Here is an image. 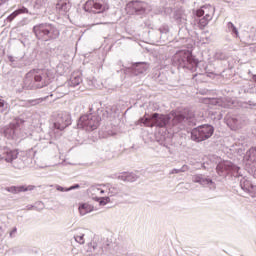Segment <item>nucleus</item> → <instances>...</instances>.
I'll use <instances>...</instances> for the list:
<instances>
[{
	"mask_svg": "<svg viewBox=\"0 0 256 256\" xmlns=\"http://www.w3.org/2000/svg\"><path fill=\"white\" fill-rule=\"evenodd\" d=\"M45 99H47V97L27 100L24 102L23 107H35V105H39V103H42Z\"/></svg>",
	"mask_w": 256,
	"mask_h": 256,
	"instance_id": "4be33fe9",
	"label": "nucleus"
},
{
	"mask_svg": "<svg viewBox=\"0 0 256 256\" xmlns=\"http://www.w3.org/2000/svg\"><path fill=\"white\" fill-rule=\"evenodd\" d=\"M81 83H83V78H81L80 75L72 74L68 85L70 87H77L78 85H81Z\"/></svg>",
	"mask_w": 256,
	"mask_h": 256,
	"instance_id": "6ab92c4d",
	"label": "nucleus"
},
{
	"mask_svg": "<svg viewBox=\"0 0 256 256\" xmlns=\"http://www.w3.org/2000/svg\"><path fill=\"white\" fill-rule=\"evenodd\" d=\"M194 183H199L203 187H209V189H215V182L209 178H205L203 175L198 174L192 177Z\"/></svg>",
	"mask_w": 256,
	"mask_h": 256,
	"instance_id": "ddd939ff",
	"label": "nucleus"
},
{
	"mask_svg": "<svg viewBox=\"0 0 256 256\" xmlns=\"http://www.w3.org/2000/svg\"><path fill=\"white\" fill-rule=\"evenodd\" d=\"M18 155L19 152L17 150H11L7 146H0V159L6 161V163H13Z\"/></svg>",
	"mask_w": 256,
	"mask_h": 256,
	"instance_id": "9b49d317",
	"label": "nucleus"
},
{
	"mask_svg": "<svg viewBox=\"0 0 256 256\" xmlns=\"http://www.w3.org/2000/svg\"><path fill=\"white\" fill-rule=\"evenodd\" d=\"M36 37L42 41H53L59 38L60 32L53 24L42 23L33 27Z\"/></svg>",
	"mask_w": 256,
	"mask_h": 256,
	"instance_id": "7ed1b4c3",
	"label": "nucleus"
},
{
	"mask_svg": "<svg viewBox=\"0 0 256 256\" xmlns=\"http://www.w3.org/2000/svg\"><path fill=\"white\" fill-rule=\"evenodd\" d=\"M23 123V120L16 119L12 121L8 126L4 127V135L7 139H15L19 131L20 125Z\"/></svg>",
	"mask_w": 256,
	"mask_h": 256,
	"instance_id": "9d476101",
	"label": "nucleus"
},
{
	"mask_svg": "<svg viewBox=\"0 0 256 256\" xmlns=\"http://www.w3.org/2000/svg\"><path fill=\"white\" fill-rule=\"evenodd\" d=\"M225 101H229V98H225Z\"/></svg>",
	"mask_w": 256,
	"mask_h": 256,
	"instance_id": "49530a36",
	"label": "nucleus"
},
{
	"mask_svg": "<svg viewBox=\"0 0 256 256\" xmlns=\"http://www.w3.org/2000/svg\"><path fill=\"white\" fill-rule=\"evenodd\" d=\"M49 0H36L34 3V9H41V7H45Z\"/></svg>",
	"mask_w": 256,
	"mask_h": 256,
	"instance_id": "cd10ccee",
	"label": "nucleus"
},
{
	"mask_svg": "<svg viewBox=\"0 0 256 256\" xmlns=\"http://www.w3.org/2000/svg\"><path fill=\"white\" fill-rule=\"evenodd\" d=\"M69 125H71V114L67 112H62L58 114L56 121L53 124V127L58 131H63V129H67Z\"/></svg>",
	"mask_w": 256,
	"mask_h": 256,
	"instance_id": "1a4fd4ad",
	"label": "nucleus"
},
{
	"mask_svg": "<svg viewBox=\"0 0 256 256\" xmlns=\"http://www.w3.org/2000/svg\"><path fill=\"white\" fill-rule=\"evenodd\" d=\"M51 83V72L48 70H32L24 78V89H43Z\"/></svg>",
	"mask_w": 256,
	"mask_h": 256,
	"instance_id": "f03ea898",
	"label": "nucleus"
},
{
	"mask_svg": "<svg viewBox=\"0 0 256 256\" xmlns=\"http://www.w3.org/2000/svg\"><path fill=\"white\" fill-rule=\"evenodd\" d=\"M147 9V3L141 1H131L126 5L129 15H143Z\"/></svg>",
	"mask_w": 256,
	"mask_h": 256,
	"instance_id": "6e6552de",
	"label": "nucleus"
},
{
	"mask_svg": "<svg viewBox=\"0 0 256 256\" xmlns=\"http://www.w3.org/2000/svg\"><path fill=\"white\" fill-rule=\"evenodd\" d=\"M16 11L18 12V15H21V13H29V10L25 7H22Z\"/></svg>",
	"mask_w": 256,
	"mask_h": 256,
	"instance_id": "e433bc0d",
	"label": "nucleus"
},
{
	"mask_svg": "<svg viewBox=\"0 0 256 256\" xmlns=\"http://www.w3.org/2000/svg\"><path fill=\"white\" fill-rule=\"evenodd\" d=\"M252 79L256 82V75H253Z\"/></svg>",
	"mask_w": 256,
	"mask_h": 256,
	"instance_id": "c03bdc74",
	"label": "nucleus"
},
{
	"mask_svg": "<svg viewBox=\"0 0 256 256\" xmlns=\"http://www.w3.org/2000/svg\"><path fill=\"white\" fill-rule=\"evenodd\" d=\"M88 251L90 253H96L97 255H101V253H103L102 248H99V250H98L97 243H89L88 244Z\"/></svg>",
	"mask_w": 256,
	"mask_h": 256,
	"instance_id": "b1692460",
	"label": "nucleus"
},
{
	"mask_svg": "<svg viewBox=\"0 0 256 256\" xmlns=\"http://www.w3.org/2000/svg\"><path fill=\"white\" fill-rule=\"evenodd\" d=\"M28 209H33V206H31L30 208H28Z\"/></svg>",
	"mask_w": 256,
	"mask_h": 256,
	"instance_id": "09e8293b",
	"label": "nucleus"
},
{
	"mask_svg": "<svg viewBox=\"0 0 256 256\" xmlns=\"http://www.w3.org/2000/svg\"><path fill=\"white\" fill-rule=\"evenodd\" d=\"M56 189H57V191H61L62 193L65 192V191H69V190H67V188H64V187L59 186V185H56Z\"/></svg>",
	"mask_w": 256,
	"mask_h": 256,
	"instance_id": "58836bf2",
	"label": "nucleus"
},
{
	"mask_svg": "<svg viewBox=\"0 0 256 256\" xmlns=\"http://www.w3.org/2000/svg\"><path fill=\"white\" fill-rule=\"evenodd\" d=\"M111 135H115V133L111 134Z\"/></svg>",
	"mask_w": 256,
	"mask_h": 256,
	"instance_id": "8fccbe9b",
	"label": "nucleus"
},
{
	"mask_svg": "<svg viewBox=\"0 0 256 256\" xmlns=\"http://www.w3.org/2000/svg\"><path fill=\"white\" fill-rule=\"evenodd\" d=\"M17 15H19V12L16 10L7 17V21H9V23H11V21H13V19H15V17H17Z\"/></svg>",
	"mask_w": 256,
	"mask_h": 256,
	"instance_id": "473e14b6",
	"label": "nucleus"
},
{
	"mask_svg": "<svg viewBox=\"0 0 256 256\" xmlns=\"http://www.w3.org/2000/svg\"><path fill=\"white\" fill-rule=\"evenodd\" d=\"M1 233H3V231L1 230V227H0V236H1Z\"/></svg>",
	"mask_w": 256,
	"mask_h": 256,
	"instance_id": "a18cd8bd",
	"label": "nucleus"
},
{
	"mask_svg": "<svg viewBox=\"0 0 256 256\" xmlns=\"http://www.w3.org/2000/svg\"><path fill=\"white\" fill-rule=\"evenodd\" d=\"M209 9H211L210 13L207 12V7H202L201 9L197 10V17L204 16V19H206V21H211V19H213V7L209 6Z\"/></svg>",
	"mask_w": 256,
	"mask_h": 256,
	"instance_id": "f3484780",
	"label": "nucleus"
},
{
	"mask_svg": "<svg viewBox=\"0 0 256 256\" xmlns=\"http://www.w3.org/2000/svg\"><path fill=\"white\" fill-rule=\"evenodd\" d=\"M84 11L87 13H105L109 11V3L105 0H88L84 4Z\"/></svg>",
	"mask_w": 256,
	"mask_h": 256,
	"instance_id": "0eeeda50",
	"label": "nucleus"
},
{
	"mask_svg": "<svg viewBox=\"0 0 256 256\" xmlns=\"http://www.w3.org/2000/svg\"><path fill=\"white\" fill-rule=\"evenodd\" d=\"M9 107V104L5 102V100L0 99V113H5L7 111V108Z\"/></svg>",
	"mask_w": 256,
	"mask_h": 256,
	"instance_id": "7c9ffc66",
	"label": "nucleus"
},
{
	"mask_svg": "<svg viewBox=\"0 0 256 256\" xmlns=\"http://www.w3.org/2000/svg\"><path fill=\"white\" fill-rule=\"evenodd\" d=\"M94 201H97L99 205L105 206L107 203H111V198L109 197H93Z\"/></svg>",
	"mask_w": 256,
	"mask_h": 256,
	"instance_id": "393cba45",
	"label": "nucleus"
},
{
	"mask_svg": "<svg viewBox=\"0 0 256 256\" xmlns=\"http://www.w3.org/2000/svg\"><path fill=\"white\" fill-rule=\"evenodd\" d=\"M90 193H100L101 195H103V193H105V190H101L97 186H92L90 188Z\"/></svg>",
	"mask_w": 256,
	"mask_h": 256,
	"instance_id": "2f4dec72",
	"label": "nucleus"
},
{
	"mask_svg": "<svg viewBox=\"0 0 256 256\" xmlns=\"http://www.w3.org/2000/svg\"><path fill=\"white\" fill-rule=\"evenodd\" d=\"M160 33H169V26L163 25L159 28Z\"/></svg>",
	"mask_w": 256,
	"mask_h": 256,
	"instance_id": "f704fd0d",
	"label": "nucleus"
},
{
	"mask_svg": "<svg viewBox=\"0 0 256 256\" xmlns=\"http://www.w3.org/2000/svg\"><path fill=\"white\" fill-rule=\"evenodd\" d=\"M35 189V186L29 185V186H10L5 187L4 191H7L8 193H12L13 195H17V193H25L27 191H33Z\"/></svg>",
	"mask_w": 256,
	"mask_h": 256,
	"instance_id": "4468645a",
	"label": "nucleus"
},
{
	"mask_svg": "<svg viewBox=\"0 0 256 256\" xmlns=\"http://www.w3.org/2000/svg\"><path fill=\"white\" fill-rule=\"evenodd\" d=\"M139 123H143L145 127H164L165 129L178 127V129H185L186 127L195 126V114L189 110L168 115L154 113L150 118H140Z\"/></svg>",
	"mask_w": 256,
	"mask_h": 256,
	"instance_id": "f257e3e1",
	"label": "nucleus"
},
{
	"mask_svg": "<svg viewBox=\"0 0 256 256\" xmlns=\"http://www.w3.org/2000/svg\"><path fill=\"white\" fill-rule=\"evenodd\" d=\"M239 169L237 165L229 161L220 162L216 167L218 175H223L224 171H233L239 175Z\"/></svg>",
	"mask_w": 256,
	"mask_h": 256,
	"instance_id": "f8f14e48",
	"label": "nucleus"
},
{
	"mask_svg": "<svg viewBox=\"0 0 256 256\" xmlns=\"http://www.w3.org/2000/svg\"><path fill=\"white\" fill-rule=\"evenodd\" d=\"M213 133H215V128L209 124L200 125L191 131V139L192 141H196V143H201V141H207V139H211L213 137Z\"/></svg>",
	"mask_w": 256,
	"mask_h": 256,
	"instance_id": "39448f33",
	"label": "nucleus"
},
{
	"mask_svg": "<svg viewBox=\"0 0 256 256\" xmlns=\"http://www.w3.org/2000/svg\"><path fill=\"white\" fill-rule=\"evenodd\" d=\"M227 29L230 33H234L236 37H239V30H237V27H235V24L233 22L227 23Z\"/></svg>",
	"mask_w": 256,
	"mask_h": 256,
	"instance_id": "a878e982",
	"label": "nucleus"
},
{
	"mask_svg": "<svg viewBox=\"0 0 256 256\" xmlns=\"http://www.w3.org/2000/svg\"><path fill=\"white\" fill-rule=\"evenodd\" d=\"M173 64L176 65L178 69H189V71H197V65H199V62L193 58L191 52L180 51L174 55Z\"/></svg>",
	"mask_w": 256,
	"mask_h": 256,
	"instance_id": "20e7f679",
	"label": "nucleus"
},
{
	"mask_svg": "<svg viewBox=\"0 0 256 256\" xmlns=\"http://www.w3.org/2000/svg\"><path fill=\"white\" fill-rule=\"evenodd\" d=\"M149 69V64L147 62H136L132 65L133 75H143Z\"/></svg>",
	"mask_w": 256,
	"mask_h": 256,
	"instance_id": "dca6fc26",
	"label": "nucleus"
},
{
	"mask_svg": "<svg viewBox=\"0 0 256 256\" xmlns=\"http://www.w3.org/2000/svg\"><path fill=\"white\" fill-rule=\"evenodd\" d=\"M101 123V118L97 114H86L79 118L77 127L78 129H84V131H95Z\"/></svg>",
	"mask_w": 256,
	"mask_h": 256,
	"instance_id": "423d86ee",
	"label": "nucleus"
},
{
	"mask_svg": "<svg viewBox=\"0 0 256 256\" xmlns=\"http://www.w3.org/2000/svg\"><path fill=\"white\" fill-rule=\"evenodd\" d=\"M5 1H7V0H0V5H3V3H5Z\"/></svg>",
	"mask_w": 256,
	"mask_h": 256,
	"instance_id": "37998d69",
	"label": "nucleus"
},
{
	"mask_svg": "<svg viewBox=\"0 0 256 256\" xmlns=\"http://www.w3.org/2000/svg\"><path fill=\"white\" fill-rule=\"evenodd\" d=\"M78 210L80 215H87V213H91V211H93V206H91V204L83 203L80 204Z\"/></svg>",
	"mask_w": 256,
	"mask_h": 256,
	"instance_id": "412c9836",
	"label": "nucleus"
},
{
	"mask_svg": "<svg viewBox=\"0 0 256 256\" xmlns=\"http://www.w3.org/2000/svg\"><path fill=\"white\" fill-rule=\"evenodd\" d=\"M15 235H17V227H14V228L12 229V231H10L9 237H10L11 239H13V237H15Z\"/></svg>",
	"mask_w": 256,
	"mask_h": 256,
	"instance_id": "c9c22d12",
	"label": "nucleus"
},
{
	"mask_svg": "<svg viewBox=\"0 0 256 256\" xmlns=\"http://www.w3.org/2000/svg\"><path fill=\"white\" fill-rule=\"evenodd\" d=\"M228 125L232 127V129H239L241 128V117L233 116L228 119Z\"/></svg>",
	"mask_w": 256,
	"mask_h": 256,
	"instance_id": "aec40b11",
	"label": "nucleus"
},
{
	"mask_svg": "<svg viewBox=\"0 0 256 256\" xmlns=\"http://www.w3.org/2000/svg\"><path fill=\"white\" fill-rule=\"evenodd\" d=\"M38 205H43V203L39 202Z\"/></svg>",
	"mask_w": 256,
	"mask_h": 256,
	"instance_id": "de8ad7c7",
	"label": "nucleus"
},
{
	"mask_svg": "<svg viewBox=\"0 0 256 256\" xmlns=\"http://www.w3.org/2000/svg\"><path fill=\"white\" fill-rule=\"evenodd\" d=\"M73 189H79V184H75L74 186L67 188L66 191H73Z\"/></svg>",
	"mask_w": 256,
	"mask_h": 256,
	"instance_id": "ea45409f",
	"label": "nucleus"
},
{
	"mask_svg": "<svg viewBox=\"0 0 256 256\" xmlns=\"http://www.w3.org/2000/svg\"><path fill=\"white\" fill-rule=\"evenodd\" d=\"M107 189H108V195L110 197H115L117 195H120V197H123V194H121V188H119L118 186L107 184Z\"/></svg>",
	"mask_w": 256,
	"mask_h": 256,
	"instance_id": "a211bd4d",
	"label": "nucleus"
},
{
	"mask_svg": "<svg viewBox=\"0 0 256 256\" xmlns=\"http://www.w3.org/2000/svg\"><path fill=\"white\" fill-rule=\"evenodd\" d=\"M215 103H217V104L220 105L221 107H231L230 104H219V101H215Z\"/></svg>",
	"mask_w": 256,
	"mask_h": 256,
	"instance_id": "a19ab883",
	"label": "nucleus"
},
{
	"mask_svg": "<svg viewBox=\"0 0 256 256\" xmlns=\"http://www.w3.org/2000/svg\"><path fill=\"white\" fill-rule=\"evenodd\" d=\"M71 10V1L70 0H58L56 4V11L60 13V15H67Z\"/></svg>",
	"mask_w": 256,
	"mask_h": 256,
	"instance_id": "2eb2a0df",
	"label": "nucleus"
},
{
	"mask_svg": "<svg viewBox=\"0 0 256 256\" xmlns=\"http://www.w3.org/2000/svg\"><path fill=\"white\" fill-rule=\"evenodd\" d=\"M199 24L201 25V27H207V25L209 24V20L203 17L199 20Z\"/></svg>",
	"mask_w": 256,
	"mask_h": 256,
	"instance_id": "72a5a7b5",
	"label": "nucleus"
},
{
	"mask_svg": "<svg viewBox=\"0 0 256 256\" xmlns=\"http://www.w3.org/2000/svg\"><path fill=\"white\" fill-rule=\"evenodd\" d=\"M246 104L249 105L250 109L256 107V102H254L253 100H249L248 102H246Z\"/></svg>",
	"mask_w": 256,
	"mask_h": 256,
	"instance_id": "4c0bfd02",
	"label": "nucleus"
},
{
	"mask_svg": "<svg viewBox=\"0 0 256 256\" xmlns=\"http://www.w3.org/2000/svg\"><path fill=\"white\" fill-rule=\"evenodd\" d=\"M8 59H9L10 63H14V61H15V58L13 56H8Z\"/></svg>",
	"mask_w": 256,
	"mask_h": 256,
	"instance_id": "79ce46f5",
	"label": "nucleus"
},
{
	"mask_svg": "<svg viewBox=\"0 0 256 256\" xmlns=\"http://www.w3.org/2000/svg\"><path fill=\"white\" fill-rule=\"evenodd\" d=\"M185 171H189V166L183 165L180 169H173L170 172V175H175L177 173H185Z\"/></svg>",
	"mask_w": 256,
	"mask_h": 256,
	"instance_id": "c85d7f7f",
	"label": "nucleus"
},
{
	"mask_svg": "<svg viewBox=\"0 0 256 256\" xmlns=\"http://www.w3.org/2000/svg\"><path fill=\"white\" fill-rule=\"evenodd\" d=\"M84 231L85 230H81L74 235V239H75L76 243H79V245H85V232Z\"/></svg>",
	"mask_w": 256,
	"mask_h": 256,
	"instance_id": "5701e85b",
	"label": "nucleus"
},
{
	"mask_svg": "<svg viewBox=\"0 0 256 256\" xmlns=\"http://www.w3.org/2000/svg\"><path fill=\"white\" fill-rule=\"evenodd\" d=\"M247 155L250 161H256V146L249 149Z\"/></svg>",
	"mask_w": 256,
	"mask_h": 256,
	"instance_id": "c756f323",
	"label": "nucleus"
},
{
	"mask_svg": "<svg viewBox=\"0 0 256 256\" xmlns=\"http://www.w3.org/2000/svg\"><path fill=\"white\" fill-rule=\"evenodd\" d=\"M123 181H128L133 183V181H137V176L133 173L125 174L122 176Z\"/></svg>",
	"mask_w": 256,
	"mask_h": 256,
	"instance_id": "bb28decb",
	"label": "nucleus"
}]
</instances>
